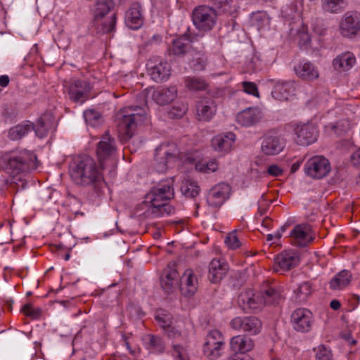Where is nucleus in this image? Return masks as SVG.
<instances>
[{"instance_id": "7c9ffc66", "label": "nucleus", "mask_w": 360, "mask_h": 360, "mask_svg": "<svg viewBox=\"0 0 360 360\" xmlns=\"http://www.w3.org/2000/svg\"><path fill=\"white\" fill-rule=\"evenodd\" d=\"M176 93L177 90L175 86L162 88L153 91V98L158 104L165 105L174 101Z\"/></svg>"}, {"instance_id": "e2e57ef3", "label": "nucleus", "mask_w": 360, "mask_h": 360, "mask_svg": "<svg viewBox=\"0 0 360 360\" xmlns=\"http://www.w3.org/2000/svg\"><path fill=\"white\" fill-rule=\"evenodd\" d=\"M312 29L319 35H323L326 32V28L321 21H316L312 25Z\"/></svg>"}, {"instance_id": "20e7f679", "label": "nucleus", "mask_w": 360, "mask_h": 360, "mask_svg": "<svg viewBox=\"0 0 360 360\" xmlns=\"http://www.w3.org/2000/svg\"><path fill=\"white\" fill-rule=\"evenodd\" d=\"M174 195L173 179H167L153 187L146 195L144 202L150 204L151 207H155L158 212L160 203L167 202L173 198Z\"/></svg>"}, {"instance_id": "a18cd8bd", "label": "nucleus", "mask_w": 360, "mask_h": 360, "mask_svg": "<svg viewBox=\"0 0 360 360\" xmlns=\"http://www.w3.org/2000/svg\"><path fill=\"white\" fill-rule=\"evenodd\" d=\"M328 132H333L338 136H341L350 129V124L347 120H340L335 124L326 127Z\"/></svg>"}, {"instance_id": "e433bc0d", "label": "nucleus", "mask_w": 360, "mask_h": 360, "mask_svg": "<svg viewBox=\"0 0 360 360\" xmlns=\"http://www.w3.org/2000/svg\"><path fill=\"white\" fill-rule=\"evenodd\" d=\"M351 278L352 275L349 271H342L331 280L330 282V288L333 290L341 289L349 285Z\"/></svg>"}, {"instance_id": "5fc2aeb1", "label": "nucleus", "mask_w": 360, "mask_h": 360, "mask_svg": "<svg viewBox=\"0 0 360 360\" xmlns=\"http://www.w3.org/2000/svg\"><path fill=\"white\" fill-rule=\"evenodd\" d=\"M316 360H332V354L324 345H320L316 349Z\"/></svg>"}, {"instance_id": "473e14b6", "label": "nucleus", "mask_w": 360, "mask_h": 360, "mask_svg": "<svg viewBox=\"0 0 360 360\" xmlns=\"http://www.w3.org/2000/svg\"><path fill=\"white\" fill-rule=\"evenodd\" d=\"M54 118L51 113L44 114L39 120L36 126H34V131L36 134L42 138L47 134L48 131L53 127Z\"/></svg>"}, {"instance_id": "4d7b16f0", "label": "nucleus", "mask_w": 360, "mask_h": 360, "mask_svg": "<svg viewBox=\"0 0 360 360\" xmlns=\"http://www.w3.org/2000/svg\"><path fill=\"white\" fill-rule=\"evenodd\" d=\"M286 229L285 226H283L279 230H278L274 234H268L266 236V240L269 242L272 241L271 245H278V242L280 241L283 233L285 232Z\"/></svg>"}, {"instance_id": "a878e982", "label": "nucleus", "mask_w": 360, "mask_h": 360, "mask_svg": "<svg viewBox=\"0 0 360 360\" xmlns=\"http://www.w3.org/2000/svg\"><path fill=\"white\" fill-rule=\"evenodd\" d=\"M236 140V135L229 132L225 134H219L212 140V146L214 149L219 152L229 151Z\"/></svg>"}, {"instance_id": "f3484780", "label": "nucleus", "mask_w": 360, "mask_h": 360, "mask_svg": "<svg viewBox=\"0 0 360 360\" xmlns=\"http://www.w3.org/2000/svg\"><path fill=\"white\" fill-rule=\"evenodd\" d=\"M291 243L297 247H305L312 240L311 227L308 224H298L290 233Z\"/></svg>"}, {"instance_id": "4c0bfd02", "label": "nucleus", "mask_w": 360, "mask_h": 360, "mask_svg": "<svg viewBox=\"0 0 360 360\" xmlns=\"http://www.w3.org/2000/svg\"><path fill=\"white\" fill-rule=\"evenodd\" d=\"M259 295L264 301V305L278 304L281 299L280 293L273 288L264 290L259 292Z\"/></svg>"}, {"instance_id": "7ed1b4c3", "label": "nucleus", "mask_w": 360, "mask_h": 360, "mask_svg": "<svg viewBox=\"0 0 360 360\" xmlns=\"http://www.w3.org/2000/svg\"><path fill=\"white\" fill-rule=\"evenodd\" d=\"M6 169L13 175L36 169L38 167L37 156L26 150L13 153L8 158H4Z\"/></svg>"}, {"instance_id": "b1692460", "label": "nucleus", "mask_w": 360, "mask_h": 360, "mask_svg": "<svg viewBox=\"0 0 360 360\" xmlns=\"http://www.w3.org/2000/svg\"><path fill=\"white\" fill-rule=\"evenodd\" d=\"M262 118L261 111L257 108H249L237 115L238 123L244 127H250L259 122Z\"/></svg>"}, {"instance_id": "774afa93", "label": "nucleus", "mask_w": 360, "mask_h": 360, "mask_svg": "<svg viewBox=\"0 0 360 360\" xmlns=\"http://www.w3.org/2000/svg\"><path fill=\"white\" fill-rule=\"evenodd\" d=\"M9 83V78L7 75H2L0 77V86L5 87Z\"/></svg>"}, {"instance_id": "338daca9", "label": "nucleus", "mask_w": 360, "mask_h": 360, "mask_svg": "<svg viewBox=\"0 0 360 360\" xmlns=\"http://www.w3.org/2000/svg\"><path fill=\"white\" fill-rule=\"evenodd\" d=\"M165 333H167L169 338H176L181 335L180 332L175 329L172 326H171L169 329H167L165 331Z\"/></svg>"}, {"instance_id": "864d4df0", "label": "nucleus", "mask_w": 360, "mask_h": 360, "mask_svg": "<svg viewBox=\"0 0 360 360\" xmlns=\"http://www.w3.org/2000/svg\"><path fill=\"white\" fill-rule=\"evenodd\" d=\"M159 211H156L155 207H152L151 212L158 217L163 216L165 214H170L174 212V207L169 205L167 202L160 203Z\"/></svg>"}, {"instance_id": "79ce46f5", "label": "nucleus", "mask_w": 360, "mask_h": 360, "mask_svg": "<svg viewBox=\"0 0 360 360\" xmlns=\"http://www.w3.org/2000/svg\"><path fill=\"white\" fill-rule=\"evenodd\" d=\"M185 86L191 91H202L207 89V84L202 78L188 77L185 79Z\"/></svg>"}, {"instance_id": "603ef678", "label": "nucleus", "mask_w": 360, "mask_h": 360, "mask_svg": "<svg viewBox=\"0 0 360 360\" xmlns=\"http://www.w3.org/2000/svg\"><path fill=\"white\" fill-rule=\"evenodd\" d=\"M345 4V0H324L323 8L328 12H336Z\"/></svg>"}, {"instance_id": "4be33fe9", "label": "nucleus", "mask_w": 360, "mask_h": 360, "mask_svg": "<svg viewBox=\"0 0 360 360\" xmlns=\"http://www.w3.org/2000/svg\"><path fill=\"white\" fill-rule=\"evenodd\" d=\"M115 141L114 139L109 136L108 132L102 137V140L98 143L96 153L100 162L110 158L115 153Z\"/></svg>"}, {"instance_id": "c85d7f7f", "label": "nucleus", "mask_w": 360, "mask_h": 360, "mask_svg": "<svg viewBox=\"0 0 360 360\" xmlns=\"http://www.w3.org/2000/svg\"><path fill=\"white\" fill-rule=\"evenodd\" d=\"M297 75L302 80L311 82L319 76L317 69L309 62L299 64L295 68Z\"/></svg>"}, {"instance_id": "69168bd1", "label": "nucleus", "mask_w": 360, "mask_h": 360, "mask_svg": "<svg viewBox=\"0 0 360 360\" xmlns=\"http://www.w3.org/2000/svg\"><path fill=\"white\" fill-rule=\"evenodd\" d=\"M351 161L354 166L360 169V148L352 153Z\"/></svg>"}, {"instance_id": "4468645a", "label": "nucleus", "mask_w": 360, "mask_h": 360, "mask_svg": "<svg viewBox=\"0 0 360 360\" xmlns=\"http://www.w3.org/2000/svg\"><path fill=\"white\" fill-rule=\"evenodd\" d=\"M90 84L84 80L75 79L69 86L70 98L76 103H84L89 97Z\"/></svg>"}, {"instance_id": "3c124183", "label": "nucleus", "mask_w": 360, "mask_h": 360, "mask_svg": "<svg viewBox=\"0 0 360 360\" xmlns=\"http://www.w3.org/2000/svg\"><path fill=\"white\" fill-rule=\"evenodd\" d=\"M172 355L175 360H190L187 349L179 345H173Z\"/></svg>"}, {"instance_id": "5701e85b", "label": "nucleus", "mask_w": 360, "mask_h": 360, "mask_svg": "<svg viewBox=\"0 0 360 360\" xmlns=\"http://www.w3.org/2000/svg\"><path fill=\"white\" fill-rule=\"evenodd\" d=\"M284 147V139L278 136H266L262 143V150L267 155H277L283 150Z\"/></svg>"}, {"instance_id": "6ab92c4d", "label": "nucleus", "mask_w": 360, "mask_h": 360, "mask_svg": "<svg viewBox=\"0 0 360 360\" xmlns=\"http://www.w3.org/2000/svg\"><path fill=\"white\" fill-rule=\"evenodd\" d=\"M299 262L296 253L290 251H284L275 259L274 270L276 271H288L295 267Z\"/></svg>"}, {"instance_id": "f03ea898", "label": "nucleus", "mask_w": 360, "mask_h": 360, "mask_svg": "<svg viewBox=\"0 0 360 360\" xmlns=\"http://www.w3.org/2000/svg\"><path fill=\"white\" fill-rule=\"evenodd\" d=\"M70 175L75 183L82 185L93 184L98 187L103 176L93 158L88 155L78 157L70 167Z\"/></svg>"}, {"instance_id": "de8ad7c7", "label": "nucleus", "mask_w": 360, "mask_h": 360, "mask_svg": "<svg viewBox=\"0 0 360 360\" xmlns=\"http://www.w3.org/2000/svg\"><path fill=\"white\" fill-rule=\"evenodd\" d=\"M158 325L165 330V332L171 328L172 323V317L169 314L163 311H158L155 316Z\"/></svg>"}, {"instance_id": "a211bd4d", "label": "nucleus", "mask_w": 360, "mask_h": 360, "mask_svg": "<svg viewBox=\"0 0 360 360\" xmlns=\"http://www.w3.org/2000/svg\"><path fill=\"white\" fill-rule=\"evenodd\" d=\"M229 271V264L224 259H213L209 264L208 278L212 283H219Z\"/></svg>"}, {"instance_id": "ea45409f", "label": "nucleus", "mask_w": 360, "mask_h": 360, "mask_svg": "<svg viewBox=\"0 0 360 360\" xmlns=\"http://www.w3.org/2000/svg\"><path fill=\"white\" fill-rule=\"evenodd\" d=\"M312 292L311 285L309 282H303L295 290V300L297 302H304L311 295Z\"/></svg>"}, {"instance_id": "9b49d317", "label": "nucleus", "mask_w": 360, "mask_h": 360, "mask_svg": "<svg viewBox=\"0 0 360 360\" xmlns=\"http://www.w3.org/2000/svg\"><path fill=\"white\" fill-rule=\"evenodd\" d=\"M233 329L242 330L250 335H256L262 328V321L255 316L236 317L231 321Z\"/></svg>"}, {"instance_id": "bb28decb", "label": "nucleus", "mask_w": 360, "mask_h": 360, "mask_svg": "<svg viewBox=\"0 0 360 360\" xmlns=\"http://www.w3.org/2000/svg\"><path fill=\"white\" fill-rule=\"evenodd\" d=\"M231 349L235 353H246L254 347L252 340L245 335H236L230 340Z\"/></svg>"}, {"instance_id": "bf43d9fd", "label": "nucleus", "mask_w": 360, "mask_h": 360, "mask_svg": "<svg viewBox=\"0 0 360 360\" xmlns=\"http://www.w3.org/2000/svg\"><path fill=\"white\" fill-rule=\"evenodd\" d=\"M297 36L299 39V43L302 45H305L310 41V37L307 31V28L304 26L302 29L297 31Z\"/></svg>"}, {"instance_id": "c03bdc74", "label": "nucleus", "mask_w": 360, "mask_h": 360, "mask_svg": "<svg viewBox=\"0 0 360 360\" xmlns=\"http://www.w3.org/2000/svg\"><path fill=\"white\" fill-rule=\"evenodd\" d=\"M225 244L231 250H236L243 245L238 230L229 233L224 240Z\"/></svg>"}, {"instance_id": "09e8293b", "label": "nucleus", "mask_w": 360, "mask_h": 360, "mask_svg": "<svg viewBox=\"0 0 360 360\" xmlns=\"http://www.w3.org/2000/svg\"><path fill=\"white\" fill-rule=\"evenodd\" d=\"M218 168V164L216 160L209 162L199 161L195 164V169L204 173L215 172Z\"/></svg>"}, {"instance_id": "423d86ee", "label": "nucleus", "mask_w": 360, "mask_h": 360, "mask_svg": "<svg viewBox=\"0 0 360 360\" xmlns=\"http://www.w3.org/2000/svg\"><path fill=\"white\" fill-rule=\"evenodd\" d=\"M192 18L193 24L199 30L209 31L216 24L217 13L210 6H199L193 11Z\"/></svg>"}, {"instance_id": "412c9836", "label": "nucleus", "mask_w": 360, "mask_h": 360, "mask_svg": "<svg viewBox=\"0 0 360 360\" xmlns=\"http://www.w3.org/2000/svg\"><path fill=\"white\" fill-rule=\"evenodd\" d=\"M180 291L185 297H191L198 289V281L192 269H186L180 278Z\"/></svg>"}, {"instance_id": "9d476101", "label": "nucleus", "mask_w": 360, "mask_h": 360, "mask_svg": "<svg viewBox=\"0 0 360 360\" xmlns=\"http://www.w3.org/2000/svg\"><path fill=\"white\" fill-rule=\"evenodd\" d=\"M224 344L222 333L218 330H211L207 335L204 345V353L213 359L221 356V349Z\"/></svg>"}, {"instance_id": "f257e3e1", "label": "nucleus", "mask_w": 360, "mask_h": 360, "mask_svg": "<svg viewBox=\"0 0 360 360\" xmlns=\"http://www.w3.org/2000/svg\"><path fill=\"white\" fill-rule=\"evenodd\" d=\"M149 122L146 110L140 106H129L120 109L115 115L118 134L124 140H128L134 134L138 126Z\"/></svg>"}, {"instance_id": "a19ab883", "label": "nucleus", "mask_w": 360, "mask_h": 360, "mask_svg": "<svg viewBox=\"0 0 360 360\" xmlns=\"http://www.w3.org/2000/svg\"><path fill=\"white\" fill-rule=\"evenodd\" d=\"M144 340L147 345L148 349L152 352H160L164 349V345L162 339L153 335H146Z\"/></svg>"}, {"instance_id": "2f4dec72", "label": "nucleus", "mask_w": 360, "mask_h": 360, "mask_svg": "<svg viewBox=\"0 0 360 360\" xmlns=\"http://www.w3.org/2000/svg\"><path fill=\"white\" fill-rule=\"evenodd\" d=\"M116 23V15L112 14L110 16L94 17V27L100 33H108L114 30Z\"/></svg>"}, {"instance_id": "680f3d73", "label": "nucleus", "mask_w": 360, "mask_h": 360, "mask_svg": "<svg viewBox=\"0 0 360 360\" xmlns=\"http://www.w3.org/2000/svg\"><path fill=\"white\" fill-rule=\"evenodd\" d=\"M231 1V0H211L214 6L219 9H223L224 11L227 9Z\"/></svg>"}, {"instance_id": "cd10ccee", "label": "nucleus", "mask_w": 360, "mask_h": 360, "mask_svg": "<svg viewBox=\"0 0 360 360\" xmlns=\"http://www.w3.org/2000/svg\"><path fill=\"white\" fill-rule=\"evenodd\" d=\"M141 6L139 3L131 4L126 13V23L131 29H137L143 24Z\"/></svg>"}, {"instance_id": "aec40b11", "label": "nucleus", "mask_w": 360, "mask_h": 360, "mask_svg": "<svg viewBox=\"0 0 360 360\" xmlns=\"http://www.w3.org/2000/svg\"><path fill=\"white\" fill-rule=\"evenodd\" d=\"M179 275L174 264H169L162 271L161 285L166 292H172L177 287Z\"/></svg>"}, {"instance_id": "dca6fc26", "label": "nucleus", "mask_w": 360, "mask_h": 360, "mask_svg": "<svg viewBox=\"0 0 360 360\" xmlns=\"http://www.w3.org/2000/svg\"><path fill=\"white\" fill-rule=\"evenodd\" d=\"M231 187L229 184L221 183L214 186L210 191L207 202L210 206L219 207L229 198Z\"/></svg>"}, {"instance_id": "2eb2a0df", "label": "nucleus", "mask_w": 360, "mask_h": 360, "mask_svg": "<svg viewBox=\"0 0 360 360\" xmlns=\"http://www.w3.org/2000/svg\"><path fill=\"white\" fill-rule=\"evenodd\" d=\"M238 304L244 311H250L261 309L264 306V301L260 297L259 293L255 294L248 290L242 292L238 299Z\"/></svg>"}, {"instance_id": "c9c22d12", "label": "nucleus", "mask_w": 360, "mask_h": 360, "mask_svg": "<svg viewBox=\"0 0 360 360\" xmlns=\"http://www.w3.org/2000/svg\"><path fill=\"white\" fill-rule=\"evenodd\" d=\"M191 49V41L186 36L174 40L169 51L176 56H183Z\"/></svg>"}, {"instance_id": "f704fd0d", "label": "nucleus", "mask_w": 360, "mask_h": 360, "mask_svg": "<svg viewBox=\"0 0 360 360\" xmlns=\"http://www.w3.org/2000/svg\"><path fill=\"white\" fill-rule=\"evenodd\" d=\"M356 58L352 53L347 52L343 53L333 60L335 69L339 71H347L349 70L355 63Z\"/></svg>"}, {"instance_id": "49530a36", "label": "nucleus", "mask_w": 360, "mask_h": 360, "mask_svg": "<svg viewBox=\"0 0 360 360\" xmlns=\"http://www.w3.org/2000/svg\"><path fill=\"white\" fill-rule=\"evenodd\" d=\"M207 57L204 53H195L191 61L192 68L197 71L203 70L207 65Z\"/></svg>"}, {"instance_id": "052dcab7", "label": "nucleus", "mask_w": 360, "mask_h": 360, "mask_svg": "<svg viewBox=\"0 0 360 360\" xmlns=\"http://www.w3.org/2000/svg\"><path fill=\"white\" fill-rule=\"evenodd\" d=\"M283 172V169L276 165H270L267 169V173L272 176H278L281 175Z\"/></svg>"}, {"instance_id": "8fccbe9b", "label": "nucleus", "mask_w": 360, "mask_h": 360, "mask_svg": "<svg viewBox=\"0 0 360 360\" xmlns=\"http://www.w3.org/2000/svg\"><path fill=\"white\" fill-rule=\"evenodd\" d=\"M84 116L87 124L95 126L99 123L101 120V115L94 110H86Z\"/></svg>"}, {"instance_id": "f8f14e48", "label": "nucleus", "mask_w": 360, "mask_h": 360, "mask_svg": "<svg viewBox=\"0 0 360 360\" xmlns=\"http://www.w3.org/2000/svg\"><path fill=\"white\" fill-rule=\"evenodd\" d=\"M148 74L155 82H162L169 78L171 72L170 65L160 58H151L147 63Z\"/></svg>"}, {"instance_id": "0eeeda50", "label": "nucleus", "mask_w": 360, "mask_h": 360, "mask_svg": "<svg viewBox=\"0 0 360 360\" xmlns=\"http://www.w3.org/2000/svg\"><path fill=\"white\" fill-rule=\"evenodd\" d=\"M330 171V165L328 159L322 155H315L309 158L305 165V173L314 179H322Z\"/></svg>"}, {"instance_id": "6e6552de", "label": "nucleus", "mask_w": 360, "mask_h": 360, "mask_svg": "<svg viewBox=\"0 0 360 360\" xmlns=\"http://www.w3.org/2000/svg\"><path fill=\"white\" fill-rule=\"evenodd\" d=\"M290 323L295 330L300 333H308L312 328L314 316L309 309L298 308L291 314Z\"/></svg>"}, {"instance_id": "ddd939ff", "label": "nucleus", "mask_w": 360, "mask_h": 360, "mask_svg": "<svg viewBox=\"0 0 360 360\" xmlns=\"http://www.w3.org/2000/svg\"><path fill=\"white\" fill-rule=\"evenodd\" d=\"M339 30L344 37H354L360 31V17L349 13L345 14L340 22Z\"/></svg>"}, {"instance_id": "72a5a7b5", "label": "nucleus", "mask_w": 360, "mask_h": 360, "mask_svg": "<svg viewBox=\"0 0 360 360\" xmlns=\"http://www.w3.org/2000/svg\"><path fill=\"white\" fill-rule=\"evenodd\" d=\"M34 129V125L30 122L19 124L8 131V136L11 140H20L29 132Z\"/></svg>"}, {"instance_id": "37998d69", "label": "nucleus", "mask_w": 360, "mask_h": 360, "mask_svg": "<svg viewBox=\"0 0 360 360\" xmlns=\"http://www.w3.org/2000/svg\"><path fill=\"white\" fill-rule=\"evenodd\" d=\"M181 190L185 196L189 198H195L200 193V188L197 183L188 179L182 183Z\"/></svg>"}, {"instance_id": "0e129e2a", "label": "nucleus", "mask_w": 360, "mask_h": 360, "mask_svg": "<svg viewBox=\"0 0 360 360\" xmlns=\"http://www.w3.org/2000/svg\"><path fill=\"white\" fill-rule=\"evenodd\" d=\"M186 112L185 108H180L178 107H173L171 110L169 111V115L172 117H182Z\"/></svg>"}, {"instance_id": "393cba45", "label": "nucleus", "mask_w": 360, "mask_h": 360, "mask_svg": "<svg viewBox=\"0 0 360 360\" xmlns=\"http://www.w3.org/2000/svg\"><path fill=\"white\" fill-rule=\"evenodd\" d=\"M196 111L198 120L207 122L215 115L217 105L212 99L203 100L198 103Z\"/></svg>"}, {"instance_id": "6e6d98bb", "label": "nucleus", "mask_w": 360, "mask_h": 360, "mask_svg": "<svg viewBox=\"0 0 360 360\" xmlns=\"http://www.w3.org/2000/svg\"><path fill=\"white\" fill-rule=\"evenodd\" d=\"M22 311L25 316L36 319L39 316L41 311L34 309L31 304H26L22 308Z\"/></svg>"}, {"instance_id": "39448f33", "label": "nucleus", "mask_w": 360, "mask_h": 360, "mask_svg": "<svg viewBox=\"0 0 360 360\" xmlns=\"http://www.w3.org/2000/svg\"><path fill=\"white\" fill-rule=\"evenodd\" d=\"M179 151L174 143H162L155 151V167L158 172H165L178 158Z\"/></svg>"}, {"instance_id": "58836bf2", "label": "nucleus", "mask_w": 360, "mask_h": 360, "mask_svg": "<svg viewBox=\"0 0 360 360\" xmlns=\"http://www.w3.org/2000/svg\"><path fill=\"white\" fill-rule=\"evenodd\" d=\"M114 8L112 0H98L96 2L94 11V17L103 18Z\"/></svg>"}, {"instance_id": "13d9d810", "label": "nucleus", "mask_w": 360, "mask_h": 360, "mask_svg": "<svg viewBox=\"0 0 360 360\" xmlns=\"http://www.w3.org/2000/svg\"><path fill=\"white\" fill-rule=\"evenodd\" d=\"M243 91L249 94H252L256 97H259V94L257 85L254 82H242Z\"/></svg>"}, {"instance_id": "1a4fd4ad", "label": "nucleus", "mask_w": 360, "mask_h": 360, "mask_svg": "<svg viewBox=\"0 0 360 360\" xmlns=\"http://www.w3.org/2000/svg\"><path fill=\"white\" fill-rule=\"evenodd\" d=\"M294 140L298 145L308 146L317 139V130L309 123H298L293 126Z\"/></svg>"}, {"instance_id": "c756f323", "label": "nucleus", "mask_w": 360, "mask_h": 360, "mask_svg": "<svg viewBox=\"0 0 360 360\" xmlns=\"http://www.w3.org/2000/svg\"><path fill=\"white\" fill-rule=\"evenodd\" d=\"M295 92L294 84L291 82H278L273 91L274 97L279 101H288Z\"/></svg>"}]
</instances>
